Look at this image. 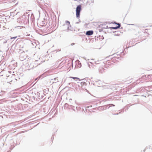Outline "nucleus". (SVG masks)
Here are the masks:
<instances>
[{
  "instance_id": "obj_8",
  "label": "nucleus",
  "mask_w": 152,
  "mask_h": 152,
  "mask_svg": "<svg viewBox=\"0 0 152 152\" xmlns=\"http://www.w3.org/2000/svg\"><path fill=\"white\" fill-rule=\"evenodd\" d=\"M17 37V36H16V37H11V39H15V38H16Z\"/></svg>"
},
{
  "instance_id": "obj_1",
  "label": "nucleus",
  "mask_w": 152,
  "mask_h": 152,
  "mask_svg": "<svg viewBox=\"0 0 152 152\" xmlns=\"http://www.w3.org/2000/svg\"><path fill=\"white\" fill-rule=\"evenodd\" d=\"M81 5H78L76 9V16L77 17H79L80 15V13L81 10Z\"/></svg>"
},
{
  "instance_id": "obj_5",
  "label": "nucleus",
  "mask_w": 152,
  "mask_h": 152,
  "mask_svg": "<svg viewBox=\"0 0 152 152\" xmlns=\"http://www.w3.org/2000/svg\"><path fill=\"white\" fill-rule=\"evenodd\" d=\"M92 63L95 64H97L100 63V61L98 60H94L93 61Z\"/></svg>"
},
{
  "instance_id": "obj_3",
  "label": "nucleus",
  "mask_w": 152,
  "mask_h": 152,
  "mask_svg": "<svg viewBox=\"0 0 152 152\" xmlns=\"http://www.w3.org/2000/svg\"><path fill=\"white\" fill-rule=\"evenodd\" d=\"M115 24L116 25V26L111 27L112 29H116L119 28L120 26V25L119 23H115Z\"/></svg>"
},
{
  "instance_id": "obj_10",
  "label": "nucleus",
  "mask_w": 152,
  "mask_h": 152,
  "mask_svg": "<svg viewBox=\"0 0 152 152\" xmlns=\"http://www.w3.org/2000/svg\"><path fill=\"white\" fill-rule=\"evenodd\" d=\"M55 79H56V78H55Z\"/></svg>"
},
{
  "instance_id": "obj_9",
  "label": "nucleus",
  "mask_w": 152,
  "mask_h": 152,
  "mask_svg": "<svg viewBox=\"0 0 152 152\" xmlns=\"http://www.w3.org/2000/svg\"><path fill=\"white\" fill-rule=\"evenodd\" d=\"M109 105H110V106L109 107H111L112 106H115V105H114V104H110Z\"/></svg>"
},
{
  "instance_id": "obj_2",
  "label": "nucleus",
  "mask_w": 152,
  "mask_h": 152,
  "mask_svg": "<svg viewBox=\"0 0 152 152\" xmlns=\"http://www.w3.org/2000/svg\"><path fill=\"white\" fill-rule=\"evenodd\" d=\"M66 24L64 25V26H66V29H65V30H69V27L70 26V22L68 21H66Z\"/></svg>"
},
{
  "instance_id": "obj_4",
  "label": "nucleus",
  "mask_w": 152,
  "mask_h": 152,
  "mask_svg": "<svg viewBox=\"0 0 152 152\" xmlns=\"http://www.w3.org/2000/svg\"><path fill=\"white\" fill-rule=\"evenodd\" d=\"M93 31H87L86 32V35H92V34H93Z\"/></svg>"
},
{
  "instance_id": "obj_7",
  "label": "nucleus",
  "mask_w": 152,
  "mask_h": 152,
  "mask_svg": "<svg viewBox=\"0 0 152 152\" xmlns=\"http://www.w3.org/2000/svg\"><path fill=\"white\" fill-rule=\"evenodd\" d=\"M80 85L81 87H83L84 86H86V83L85 82H82L80 83Z\"/></svg>"
},
{
  "instance_id": "obj_6",
  "label": "nucleus",
  "mask_w": 152,
  "mask_h": 152,
  "mask_svg": "<svg viewBox=\"0 0 152 152\" xmlns=\"http://www.w3.org/2000/svg\"><path fill=\"white\" fill-rule=\"evenodd\" d=\"M69 78H72V79H73L74 80H78L79 81L80 80V79L79 78H78V77H69Z\"/></svg>"
}]
</instances>
